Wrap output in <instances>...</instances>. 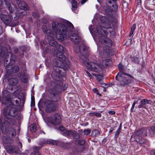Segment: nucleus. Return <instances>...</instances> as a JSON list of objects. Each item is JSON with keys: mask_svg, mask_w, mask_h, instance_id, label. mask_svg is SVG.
<instances>
[{"mask_svg": "<svg viewBox=\"0 0 155 155\" xmlns=\"http://www.w3.org/2000/svg\"><path fill=\"white\" fill-rule=\"evenodd\" d=\"M6 124L0 123V129L2 133L5 134H11V137H14L16 135V130L15 129L12 127L14 125H11Z\"/></svg>", "mask_w": 155, "mask_h": 155, "instance_id": "0eeeda50", "label": "nucleus"}, {"mask_svg": "<svg viewBox=\"0 0 155 155\" xmlns=\"http://www.w3.org/2000/svg\"><path fill=\"white\" fill-rule=\"evenodd\" d=\"M122 5L124 7L126 8L127 7L128 5L124 0L123 1Z\"/></svg>", "mask_w": 155, "mask_h": 155, "instance_id": "8fccbe9b", "label": "nucleus"}, {"mask_svg": "<svg viewBox=\"0 0 155 155\" xmlns=\"http://www.w3.org/2000/svg\"><path fill=\"white\" fill-rule=\"evenodd\" d=\"M150 101V100H147L146 99L142 100L140 101V104L138 106V108H140L142 107L145 108L144 105L149 104Z\"/></svg>", "mask_w": 155, "mask_h": 155, "instance_id": "b1692460", "label": "nucleus"}, {"mask_svg": "<svg viewBox=\"0 0 155 155\" xmlns=\"http://www.w3.org/2000/svg\"><path fill=\"white\" fill-rule=\"evenodd\" d=\"M137 102L138 101H134L133 103V104L131 108L130 109V111L131 112H132L134 111V107L135 105L137 103Z\"/></svg>", "mask_w": 155, "mask_h": 155, "instance_id": "37998d69", "label": "nucleus"}, {"mask_svg": "<svg viewBox=\"0 0 155 155\" xmlns=\"http://www.w3.org/2000/svg\"><path fill=\"white\" fill-rule=\"evenodd\" d=\"M51 25L48 26V27L45 25H43L42 29L44 32L49 36L52 35V37L56 35L57 39L60 41H62L64 39V37L67 33L66 25L63 24L57 23L53 21L52 23V30L48 29Z\"/></svg>", "mask_w": 155, "mask_h": 155, "instance_id": "7ed1b4c3", "label": "nucleus"}, {"mask_svg": "<svg viewBox=\"0 0 155 155\" xmlns=\"http://www.w3.org/2000/svg\"><path fill=\"white\" fill-rule=\"evenodd\" d=\"M100 21L104 24V25H105L106 24H107L108 23H110V22H111L109 20L108 18L104 16L100 17Z\"/></svg>", "mask_w": 155, "mask_h": 155, "instance_id": "bb28decb", "label": "nucleus"}, {"mask_svg": "<svg viewBox=\"0 0 155 155\" xmlns=\"http://www.w3.org/2000/svg\"><path fill=\"white\" fill-rule=\"evenodd\" d=\"M32 15L34 17V18L36 19H38L39 17L38 15L35 13H33Z\"/></svg>", "mask_w": 155, "mask_h": 155, "instance_id": "603ef678", "label": "nucleus"}, {"mask_svg": "<svg viewBox=\"0 0 155 155\" xmlns=\"http://www.w3.org/2000/svg\"><path fill=\"white\" fill-rule=\"evenodd\" d=\"M18 6L20 9L27 10L29 9L28 7L24 1H21L18 4Z\"/></svg>", "mask_w": 155, "mask_h": 155, "instance_id": "4be33fe9", "label": "nucleus"}, {"mask_svg": "<svg viewBox=\"0 0 155 155\" xmlns=\"http://www.w3.org/2000/svg\"><path fill=\"white\" fill-rule=\"evenodd\" d=\"M45 105L46 106V111L48 113H51L54 111L57 108L56 105L53 102L49 100H46L45 102Z\"/></svg>", "mask_w": 155, "mask_h": 155, "instance_id": "9b49d317", "label": "nucleus"}, {"mask_svg": "<svg viewBox=\"0 0 155 155\" xmlns=\"http://www.w3.org/2000/svg\"><path fill=\"white\" fill-rule=\"evenodd\" d=\"M20 49L23 52H26L27 51V49L25 46H21Z\"/></svg>", "mask_w": 155, "mask_h": 155, "instance_id": "3c124183", "label": "nucleus"}, {"mask_svg": "<svg viewBox=\"0 0 155 155\" xmlns=\"http://www.w3.org/2000/svg\"><path fill=\"white\" fill-rule=\"evenodd\" d=\"M18 82V79L15 77H11L8 80V84L12 86L16 85Z\"/></svg>", "mask_w": 155, "mask_h": 155, "instance_id": "412c9836", "label": "nucleus"}, {"mask_svg": "<svg viewBox=\"0 0 155 155\" xmlns=\"http://www.w3.org/2000/svg\"><path fill=\"white\" fill-rule=\"evenodd\" d=\"M50 123L52 124L56 125L59 124L61 120L60 115L58 114L54 115L53 117H49L48 119Z\"/></svg>", "mask_w": 155, "mask_h": 155, "instance_id": "2eb2a0df", "label": "nucleus"}, {"mask_svg": "<svg viewBox=\"0 0 155 155\" xmlns=\"http://www.w3.org/2000/svg\"><path fill=\"white\" fill-rule=\"evenodd\" d=\"M104 28L107 29H109L108 30V31L110 33L111 35H114V30L111 28L110 23L106 24L105 25H104Z\"/></svg>", "mask_w": 155, "mask_h": 155, "instance_id": "c85d7f7f", "label": "nucleus"}, {"mask_svg": "<svg viewBox=\"0 0 155 155\" xmlns=\"http://www.w3.org/2000/svg\"><path fill=\"white\" fill-rule=\"evenodd\" d=\"M2 103L7 104L10 102L11 99V93L6 89L2 91Z\"/></svg>", "mask_w": 155, "mask_h": 155, "instance_id": "ddd939ff", "label": "nucleus"}, {"mask_svg": "<svg viewBox=\"0 0 155 155\" xmlns=\"http://www.w3.org/2000/svg\"><path fill=\"white\" fill-rule=\"evenodd\" d=\"M55 35L54 36L52 37V35H51L50 36H48V38L49 39L51 38V40L49 41V43L50 45L51 46L55 47L56 48L57 46V45H58L57 42L54 40H53L54 38V37Z\"/></svg>", "mask_w": 155, "mask_h": 155, "instance_id": "5701e85b", "label": "nucleus"}, {"mask_svg": "<svg viewBox=\"0 0 155 155\" xmlns=\"http://www.w3.org/2000/svg\"><path fill=\"white\" fill-rule=\"evenodd\" d=\"M86 72L87 74L88 75V77L90 78H91L92 77V76L87 71H85Z\"/></svg>", "mask_w": 155, "mask_h": 155, "instance_id": "052dcab7", "label": "nucleus"}, {"mask_svg": "<svg viewBox=\"0 0 155 155\" xmlns=\"http://www.w3.org/2000/svg\"><path fill=\"white\" fill-rule=\"evenodd\" d=\"M18 110L17 108L15 107H6L3 110V113L5 119L3 120L0 119V123L5 124H8L11 125H15L16 124V120L9 117H14L18 114Z\"/></svg>", "mask_w": 155, "mask_h": 155, "instance_id": "20e7f679", "label": "nucleus"}, {"mask_svg": "<svg viewBox=\"0 0 155 155\" xmlns=\"http://www.w3.org/2000/svg\"><path fill=\"white\" fill-rule=\"evenodd\" d=\"M17 77L25 83H26L28 81V76L24 71H21L17 74Z\"/></svg>", "mask_w": 155, "mask_h": 155, "instance_id": "6ab92c4d", "label": "nucleus"}, {"mask_svg": "<svg viewBox=\"0 0 155 155\" xmlns=\"http://www.w3.org/2000/svg\"><path fill=\"white\" fill-rule=\"evenodd\" d=\"M5 5L6 6L10 14H12L14 12V9H12L10 2L7 0H5L4 1Z\"/></svg>", "mask_w": 155, "mask_h": 155, "instance_id": "393cba45", "label": "nucleus"}, {"mask_svg": "<svg viewBox=\"0 0 155 155\" xmlns=\"http://www.w3.org/2000/svg\"><path fill=\"white\" fill-rule=\"evenodd\" d=\"M54 80L58 81L55 84L57 85L56 88L57 89L55 90L53 88H51L49 91L50 93L53 95L51 99L52 101H51L54 103L60 100V97L59 94L63 88V83L61 81V78L59 80L57 81Z\"/></svg>", "mask_w": 155, "mask_h": 155, "instance_id": "39448f33", "label": "nucleus"}, {"mask_svg": "<svg viewBox=\"0 0 155 155\" xmlns=\"http://www.w3.org/2000/svg\"><path fill=\"white\" fill-rule=\"evenodd\" d=\"M97 80L99 81H101V80H102L103 79V77L102 76L99 75V74L97 75Z\"/></svg>", "mask_w": 155, "mask_h": 155, "instance_id": "de8ad7c7", "label": "nucleus"}, {"mask_svg": "<svg viewBox=\"0 0 155 155\" xmlns=\"http://www.w3.org/2000/svg\"><path fill=\"white\" fill-rule=\"evenodd\" d=\"M18 49L16 47H14L13 48V51L16 54L18 51Z\"/></svg>", "mask_w": 155, "mask_h": 155, "instance_id": "864d4df0", "label": "nucleus"}, {"mask_svg": "<svg viewBox=\"0 0 155 155\" xmlns=\"http://www.w3.org/2000/svg\"><path fill=\"white\" fill-rule=\"evenodd\" d=\"M109 113L111 115H114L115 114V112L114 111H109Z\"/></svg>", "mask_w": 155, "mask_h": 155, "instance_id": "69168bd1", "label": "nucleus"}, {"mask_svg": "<svg viewBox=\"0 0 155 155\" xmlns=\"http://www.w3.org/2000/svg\"><path fill=\"white\" fill-rule=\"evenodd\" d=\"M2 141L4 144H12L14 142L12 138L8 136L3 138Z\"/></svg>", "mask_w": 155, "mask_h": 155, "instance_id": "aec40b11", "label": "nucleus"}, {"mask_svg": "<svg viewBox=\"0 0 155 155\" xmlns=\"http://www.w3.org/2000/svg\"><path fill=\"white\" fill-rule=\"evenodd\" d=\"M59 129L60 131H63L65 130V128L64 127L61 126L59 127Z\"/></svg>", "mask_w": 155, "mask_h": 155, "instance_id": "4d7b16f0", "label": "nucleus"}, {"mask_svg": "<svg viewBox=\"0 0 155 155\" xmlns=\"http://www.w3.org/2000/svg\"><path fill=\"white\" fill-rule=\"evenodd\" d=\"M100 133L97 130H93L91 132V136L93 137L98 136L99 135Z\"/></svg>", "mask_w": 155, "mask_h": 155, "instance_id": "473e14b6", "label": "nucleus"}, {"mask_svg": "<svg viewBox=\"0 0 155 155\" xmlns=\"http://www.w3.org/2000/svg\"><path fill=\"white\" fill-rule=\"evenodd\" d=\"M48 22V21L47 19H42V22L44 24H46V23Z\"/></svg>", "mask_w": 155, "mask_h": 155, "instance_id": "680f3d73", "label": "nucleus"}, {"mask_svg": "<svg viewBox=\"0 0 155 155\" xmlns=\"http://www.w3.org/2000/svg\"><path fill=\"white\" fill-rule=\"evenodd\" d=\"M115 79L116 80L120 82L121 86H124L134 81V78L131 76H129V77H121V79L120 80H119V79H117V78Z\"/></svg>", "mask_w": 155, "mask_h": 155, "instance_id": "f8f14e48", "label": "nucleus"}, {"mask_svg": "<svg viewBox=\"0 0 155 155\" xmlns=\"http://www.w3.org/2000/svg\"><path fill=\"white\" fill-rule=\"evenodd\" d=\"M72 134V131L71 130H67L62 133V135L68 137L71 136Z\"/></svg>", "mask_w": 155, "mask_h": 155, "instance_id": "2f4dec72", "label": "nucleus"}, {"mask_svg": "<svg viewBox=\"0 0 155 155\" xmlns=\"http://www.w3.org/2000/svg\"><path fill=\"white\" fill-rule=\"evenodd\" d=\"M132 61L136 64H138L139 62V58L137 57H134L132 58Z\"/></svg>", "mask_w": 155, "mask_h": 155, "instance_id": "a19ab883", "label": "nucleus"}, {"mask_svg": "<svg viewBox=\"0 0 155 155\" xmlns=\"http://www.w3.org/2000/svg\"><path fill=\"white\" fill-rule=\"evenodd\" d=\"M7 54H9V58H10V60L13 61H15L16 59V57L15 55L14 54H12L11 53H8Z\"/></svg>", "mask_w": 155, "mask_h": 155, "instance_id": "f704fd0d", "label": "nucleus"}, {"mask_svg": "<svg viewBox=\"0 0 155 155\" xmlns=\"http://www.w3.org/2000/svg\"><path fill=\"white\" fill-rule=\"evenodd\" d=\"M92 32H94L95 34L99 33L100 35L104 36H107L108 34V32L107 30L101 28L100 29L98 27L96 28H93L92 30Z\"/></svg>", "mask_w": 155, "mask_h": 155, "instance_id": "f3484780", "label": "nucleus"}, {"mask_svg": "<svg viewBox=\"0 0 155 155\" xmlns=\"http://www.w3.org/2000/svg\"><path fill=\"white\" fill-rule=\"evenodd\" d=\"M7 74L11 75L12 74L17 73L19 70V68L17 65L10 66L6 68Z\"/></svg>", "mask_w": 155, "mask_h": 155, "instance_id": "dca6fc26", "label": "nucleus"}, {"mask_svg": "<svg viewBox=\"0 0 155 155\" xmlns=\"http://www.w3.org/2000/svg\"><path fill=\"white\" fill-rule=\"evenodd\" d=\"M6 12L5 10L0 9V18L5 25H10L12 23V16L10 14V15L4 14L3 13H5Z\"/></svg>", "mask_w": 155, "mask_h": 155, "instance_id": "9d476101", "label": "nucleus"}, {"mask_svg": "<svg viewBox=\"0 0 155 155\" xmlns=\"http://www.w3.org/2000/svg\"><path fill=\"white\" fill-rule=\"evenodd\" d=\"M39 41V39L38 38H37L36 40H35V45L36 46L38 45V41Z\"/></svg>", "mask_w": 155, "mask_h": 155, "instance_id": "0e129e2a", "label": "nucleus"}, {"mask_svg": "<svg viewBox=\"0 0 155 155\" xmlns=\"http://www.w3.org/2000/svg\"><path fill=\"white\" fill-rule=\"evenodd\" d=\"M74 50L77 54L80 52L79 54L80 59L82 60L84 64L92 71L99 72L111 64L112 61L109 59L103 60L102 63L100 64H96L94 62H89L87 57H86L89 53L88 49L84 45H81L79 47L75 46Z\"/></svg>", "mask_w": 155, "mask_h": 155, "instance_id": "f257e3e1", "label": "nucleus"}, {"mask_svg": "<svg viewBox=\"0 0 155 155\" xmlns=\"http://www.w3.org/2000/svg\"><path fill=\"white\" fill-rule=\"evenodd\" d=\"M100 55L101 57L103 58H104L106 56H107V57L108 56L106 52L105 51V50L104 49H103V51H101L100 52Z\"/></svg>", "mask_w": 155, "mask_h": 155, "instance_id": "e433bc0d", "label": "nucleus"}, {"mask_svg": "<svg viewBox=\"0 0 155 155\" xmlns=\"http://www.w3.org/2000/svg\"><path fill=\"white\" fill-rule=\"evenodd\" d=\"M64 25H66L67 28V33L66 34L64 38L68 36L70 37L71 40L76 44H78L81 41L80 37L78 35L75 33H72L69 35V31H71L73 29V25L70 22L65 23Z\"/></svg>", "mask_w": 155, "mask_h": 155, "instance_id": "423d86ee", "label": "nucleus"}, {"mask_svg": "<svg viewBox=\"0 0 155 155\" xmlns=\"http://www.w3.org/2000/svg\"><path fill=\"white\" fill-rule=\"evenodd\" d=\"M95 116L97 117H100L101 116V113L95 112Z\"/></svg>", "mask_w": 155, "mask_h": 155, "instance_id": "5fc2aeb1", "label": "nucleus"}, {"mask_svg": "<svg viewBox=\"0 0 155 155\" xmlns=\"http://www.w3.org/2000/svg\"><path fill=\"white\" fill-rule=\"evenodd\" d=\"M9 54H7L5 57L4 62V65L5 67L6 68L8 67H9L10 65H9L11 60H10V58L8 56Z\"/></svg>", "mask_w": 155, "mask_h": 155, "instance_id": "cd10ccee", "label": "nucleus"}, {"mask_svg": "<svg viewBox=\"0 0 155 155\" xmlns=\"http://www.w3.org/2000/svg\"><path fill=\"white\" fill-rule=\"evenodd\" d=\"M121 129V126H120L115 134L114 137H115L116 138H117V137H118L119 134L120 132Z\"/></svg>", "mask_w": 155, "mask_h": 155, "instance_id": "58836bf2", "label": "nucleus"}, {"mask_svg": "<svg viewBox=\"0 0 155 155\" xmlns=\"http://www.w3.org/2000/svg\"><path fill=\"white\" fill-rule=\"evenodd\" d=\"M116 1L106 0V5L107 8L105 10V12L107 15H110L112 12H115L118 9L117 5L115 3Z\"/></svg>", "mask_w": 155, "mask_h": 155, "instance_id": "1a4fd4ad", "label": "nucleus"}, {"mask_svg": "<svg viewBox=\"0 0 155 155\" xmlns=\"http://www.w3.org/2000/svg\"><path fill=\"white\" fill-rule=\"evenodd\" d=\"M3 31L2 27L0 26V35L3 33Z\"/></svg>", "mask_w": 155, "mask_h": 155, "instance_id": "338daca9", "label": "nucleus"}, {"mask_svg": "<svg viewBox=\"0 0 155 155\" xmlns=\"http://www.w3.org/2000/svg\"><path fill=\"white\" fill-rule=\"evenodd\" d=\"M124 75H127L128 77H129L130 75H128L127 73L125 72L124 70H122L120 71L117 74V75L116 76L115 78L117 79H119V80L121 79V77H124Z\"/></svg>", "mask_w": 155, "mask_h": 155, "instance_id": "a878e982", "label": "nucleus"}, {"mask_svg": "<svg viewBox=\"0 0 155 155\" xmlns=\"http://www.w3.org/2000/svg\"><path fill=\"white\" fill-rule=\"evenodd\" d=\"M76 143L78 145H83L85 144V142L84 140H78L76 141Z\"/></svg>", "mask_w": 155, "mask_h": 155, "instance_id": "ea45409f", "label": "nucleus"}, {"mask_svg": "<svg viewBox=\"0 0 155 155\" xmlns=\"http://www.w3.org/2000/svg\"><path fill=\"white\" fill-rule=\"evenodd\" d=\"M33 152L30 155H38L39 148L38 147H33Z\"/></svg>", "mask_w": 155, "mask_h": 155, "instance_id": "7c9ffc66", "label": "nucleus"}, {"mask_svg": "<svg viewBox=\"0 0 155 155\" xmlns=\"http://www.w3.org/2000/svg\"><path fill=\"white\" fill-rule=\"evenodd\" d=\"M93 91L97 95H99L100 96L101 95V94H99V92L98 91V90L96 88H93Z\"/></svg>", "mask_w": 155, "mask_h": 155, "instance_id": "49530a36", "label": "nucleus"}, {"mask_svg": "<svg viewBox=\"0 0 155 155\" xmlns=\"http://www.w3.org/2000/svg\"><path fill=\"white\" fill-rule=\"evenodd\" d=\"M46 143L48 144H52V145H56L57 144L55 141L52 139H48L46 141Z\"/></svg>", "mask_w": 155, "mask_h": 155, "instance_id": "4c0bfd02", "label": "nucleus"}, {"mask_svg": "<svg viewBox=\"0 0 155 155\" xmlns=\"http://www.w3.org/2000/svg\"><path fill=\"white\" fill-rule=\"evenodd\" d=\"M35 102L34 101V98L33 97H31V105L32 107H33L35 106Z\"/></svg>", "mask_w": 155, "mask_h": 155, "instance_id": "a18cd8bd", "label": "nucleus"}, {"mask_svg": "<svg viewBox=\"0 0 155 155\" xmlns=\"http://www.w3.org/2000/svg\"><path fill=\"white\" fill-rule=\"evenodd\" d=\"M118 67L120 71L122 70H124V67L122 64H119L118 65Z\"/></svg>", "mask_w": 155, "mask_h": 155, "instance_id": "c03bdc74", "label": "nucleus"}, {"mask_svg": "<svg viewBox=\"0 0 155 155\" xmlns=\"http://www.w3.org/2000/svg\"><path fill=\"white\" fill-rule=\"evenodd\" d=\"M95 112L93 111L89 113V115L91 116L94 117L95 116Z\"/></svg>", "mask_w": 155, "mask_h": 155, "instance_id": "6e6d98bb", "label": "nucleus"}, {"mask_svg": "<svg viewBox=\"0 0 155 155\" xmlns=\"http://www.w3.org/2000/svg\"><path fill=\"white\" fill-rule=\"evenodd\" d=\"M71 135H72L74 138L75 139H78L80 137L79 134L75 131H72V134Z\"/></svg>", "mask_w": 155, "mask_h": 155, "instance_id": "c9c22d12", "label": "nucleus"}, {"mask_svg": "<svg viewBox=\"0 0 155 155\" xmlns=\"http://www.w3.org/2000/svg\"><path fill=\"white\" fill-rule=\"evenodd\" d=\"M56 48L58 49L56 54L57 59L54 61L55 66L53 68L51 77L53 79L58 81L61 78V70L59 68L64 71L68 70L70 68V62L68 59L63 54L64 52L63 47L58 44Z\"/></svg>", "mask_w": 155, "mask_h": 155, "instance_id": "f03ea898", "label": "nucleus"}, {"mask_svg": "<svg viewBox=\"0 0 155 155\" xmlns=\"http://www.w3.org/2000/svg\"><path fill=\"white\" fill-rule=\"evenodd\" d=\"M72 2V10L73 12H74L77 8V2L74 0H73Z\"/></svg>", "mask_w": 155, "mask_h": 155, "instance_id": "c756f323", "label": "nucleus"}, {"mask_svg": "<svg viewBox=\"0 0 155 155\" xmlns=\"http://www.w3.org/2000/svg\"><path fill=\"white\" fill-rule=\"evenodd\" d=\"M7 152L9 153H19L20 152L19 148L16 146L8 145L5 147Z\"/></svg>", "mask_w": 155, "mask_h": 155, "instance_id": "4468645a", "label": "nucleus"}, {"mask_svg": "<svg viewBox=\"0 0 155 155\" xmlns=\"http://www.w3.org/2000/svg\"><path fill=\"white\" fill-rule=\"evenodd\" d=\"M45 144L46 142L44 140L43 141H40V143H39V148L40 147H41Z\"/></svg>", "mask_w": 155, "mask_h": 155, "instance_id": "09e8293b", "label": "nucleus"}, {"mask_svg": "<svg viewBox=\"0 0 155 155\" xmlns=\"http://www.w3.org/2000/svg\"><path fill=\"white\" fill-rule=\"evenodd\" d=\"M91 132V130L89 129L84 130L83 131L84 135H88Z\"/></svg>", "mask_w": 155, "mask_h": 155, "instance_id": "79ce46f5", "label": "nucleus"}, {"mask_svg": "<svg viewBox=\"0 0 155 155\" xmlns=\"http://www.w3.org/2000/svg\"><path fill=\"white\" fill-rule=\"evenodd\" d=\"M36 125L35 124H33L30 126V130L32 132H35L36 130Z\"/></svg>", "mask_w": 155, "mask_h": 155, "instance_id": "72a5a7b5", "label": "nucleus"}, {"mask_svg": "<svg viewBox=\"0 0 155 155\" xmlns=\"http://www.w3.org/2000/svg\"><path fill=\"white\" fill-rule=\"evenodd\" d=\"M15 105L16 106H18L19 105V101L18 100H16L15 101Z\"/></svg>", "mask_w": 155, "mask_h": 155, "instance_id": "bf43d9fd", "label": "nucleus"}, {"mask_svg": "<svg viewBox=\"0 0 155 155\" xmlns=\"http://www.w3.org/2000/svg\"><path fill=\"white\" fill-rule=\"evenodd\" d=\"M136 24H134L132 26L131 28V30L133 31H134L136 29Z\"/></svg>", "mask_w": 155, "mask_h": 155, "instance_id": "13d9d810", "label": "nucleus"}, {"mask_svg": "<svg viewBox=\"0 0 155 155\" xmlns=\"http://www.w3.org/2000/svg\"><path fill=\"white\" fill-rule=\"evenodd\" d=\"M151 155H155V150L151 151Z\"/></svg>", "mask_w": 155, "mask_h": 155, "instance_id": "774afa93", "label": "nucleus"}, {"mask_svg": "<svg viewBox=\"0 0 155 155\" xmlns=\"http://www.w3.org/2000/svg\"><path fill=\"white\" fill-rule=\"evenodd\" d=\"M147 130L146 128H142L135 132L134 137L137 142L140 144L144 143L145 140L143 137L147 136Z\"/></svg>", "mask_w": 155, "mask_h": 155, "instance_id": "6e6552de", "label": "nucleus"}, {"mask_svg": "<svg viewBox=\"0 0 155 155\" xmlns=\"http://www.w3.org/2000/svg\"><path fill=\"white\" fill-rule=\"evenodd\" d=\"M151 130L152 131H155V125L151 127Z\"/></svg>", "mask_w": 155, "mask_h": 155, "instance_id": "e2e57ef3", "label": "nucleus"}, {"mask_svg": "<svg viewBox=\"0 0 155 155\" xmlns=\"http://www.w3.org/2000/svg\"><path fill=\"white\" fill-rule=\"evenodd\" d=\"M99 40L100 42L107 46L110 47L112 46V41L108 38H106L103 39L102 38L100 37Z\"/></svg>", "mask_w": 155, "mask_h": 155, "instance_id": "a211bd4d", "label": "nucleus"}]
</instances>
